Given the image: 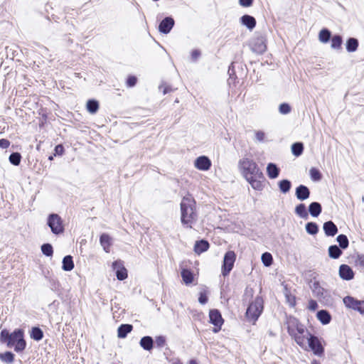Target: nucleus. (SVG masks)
<instances>
[{"instance_id": "1", "label": "nucleus", "mask_w": 364, "mask_h": 364, "mask_svg": "<svg viewBox=\"0 0 364 364\" xmlns=\"http://www.w3.org/2000/svg\"><path fill=\"white\" fill-rule=\"evenodd\" d=\"M195 205V200L191 197H184L181 203V220L183 225L188 228H192V225L197 220Z\"/></svg>"}, {"instance_id": "2", "label": "nucleus", "mask_w": 364, "mask_h": 364, "mask_svg": "<svg viewBox=\"0 0 364 364\" xmlns=\"http://www.w3.org/2000/svg\"><path fill=\"white\" fill-rule=\"evenodd\" d=\"M239 169L245 179L254 176H262L257 164L249 158L240 160Z\"/></svg>"}, {"instance_id": "3", "label": "nucleus", "mask_w": 364, "mask_h": 364, "mask_svg": "<svg viewBox=\"0 0 364 364\" xmlns=\"http://www.w3.org/2000/svg\"><path fill=\"white\" fill-rule=\"evenodd\" d=\"M263 311V300L261 297L257 296L249 305L246 316L250 321L255 323Z\"/></svg>"}, {"instance_id": "4", "label": "nucleus", "mask_w": 364, "mask_h": 364, "mask_svg": "<svg viewBox=\"0 0 364 364\" xmlns=\"http://www.w3.org/2000/svg\"><path fill=\"white\" fill-rule=\"evenodd\" d=\"M26 341L23 339V332L21 329H16L11 333L8 347H14L17 352L22 351L26 348Z\"/></svg>"}, {"instance_id": "5", "label": "nucleus", "mask_w": 364, "mask_h": 364, "mask_svg": "<svg viewBox=\"0 0 364 364\" xmlns=\"http://www.w3.org/2000/svg\"><path fill=\"white\" fill-rule=\"evenodd\" d=\"M47 224L50 227L52 232L55 235L60 234L64 230L62 219L58 214L53 213L49 215Z\"/></svg>"}, {"instance_id": "6", "label": "nucleus", "mask_w": 364, "mask_h": 364, "mask_svg": "<svg viewBox=\"0 0 364 364\" xmlns=\"http://www.w3.org/2000/svg\"><path fill=\"white\" fill-rule=\"evenodd\" d=\"M309 338L308 346L304 350H311L316 355L319 357L322 356L324 353V348L322 345L321 341L314 335H312Z\"/></svg>"}, {"instance_id": "7", "label": "nucleus", "mask_w": 364, "mask_h": 364, "mask_svg": "<svg viewBox=\"0 0 364 364\" xmlns=\"http://www.w3.org/2000/svg\"><path fill=\"white\" fill-rule=\"evenodd\" d=\"M235 259L236 255L233 251H228L225 253L222 266V274L223 276L228 275L232 270Z\"/></svg>"}, {"instance_id": "8", "label": "nucleus", "mask_w": 364, "mask_h": 364, "mask_svg": "<svg viewBox=\"0 0 364 364\" xmlns=\"http://www.w3.org/2000/svg\"><path fill=\"white\" fill-rule=\"evenodd\" d=\"M312 336V334L304 327L303 328V331H299L296 332L291 337L294 338L297 345H299L301 348L304 349L308 346L309 338Z\"/></svg>"}, {"instance_id": "9", "label": "nucleus", "mask_w": 364, "mask_h": 364, "mask_svg": "<svg viewBox=\"0 0 364 364\" xmlns=\"http://www.w3.org/2000/svg\"><path fill=\"white\" fill-rule=\"evenodd\" d=\"M286 323L287 326L288 333L291 336L299 331H301L302 332L303 328H304V326L300 323L299 321L293 316L287 317Z\"/></svg>"}, {"instance_id": "10", "label": "nucleus", "mask_w": 364, "mask_h": 364, "mask_svg": "<svg viewBox=\"0 0 364 364\" xmlns=\"http://www.w3.org/2000/svg\"><path fill=\"white\" fill-rule=\"evenodd\" d=\"M343 303L348 308L357 310L364 314V301H358L351 296H346L343 299Z\"/></svg>"}, {"instance_id": "11", "label": "nucleus", "mask_w": 364, "mask_h": 364, "mask_svg": "<svg viewBox=\"0 0 364 364\" xmlns=\"http://www.w3.org/2000/svg\"><path fill=\"white\" fill-rule=\"evenodd\" d=\"M210 322L215 326L213 328L214 333H218L223 323V319L220 313L215 309L210 310L209 313Z\"/></svg>"}, {"instance_id": "12", "label": "nucleus", "mask_w": 364, "mask_h": 364, "mask_svg": "<svg viewBox=\"0 0 364 364\" xmlns=\"http://www.w3.org/2000/svg\"><path fill=\"white\" fill-rule=\"evenodd\" d=\"M212 163L210 159L205 156L197 157L193 162L194 167L201 171H207L211 167Z\"/></svg>"}, {"instance_id": "13", "label": "nucleus", "mask_w": 364, "mask_h": 364, "mask_svg": "<svg viewBox=\"0 0 364 364\" xmlns=\"http://www.w3.org/2000/svg\"><path fill=\"white\" fill-rule=\"evenodd\" d=\"M251 49L253 52L262 54L266 50L265 41L263 37L253 39L250 43Z\"/></svg>"}, {"instance_id": "14", "label": "nucleus", "mask_w": 364, "mask_h": 364, "mask_svg": "<svg viewBox=\"0 0 364 364\" xmlns=\"http://www.w3.org/2000/svg\"><path fill=\"white\" fill-rule=\"evenodd\" d=\"M112 267L116 270L117 277L119 280H124L127 277V269L124 267L121 261L113 262Z\"/></svg>"}, {"instance_id": "15", "label": "nucleus", "mask_w": 364, "mask_h": 364, "mask_svg": "<svg viewBox=\"0 0 364 364\" xmlns=\"http://www.w3.org/2000/svg\"><path fill=\"white\" fill-rule=\"evenodd\" d=\"M339 275L344 280H351L354 277V272L348 265L342 264L339 267Z\"/></svg>"}, {"instance_id": "16", "label": "nucleus", "mask_w": 364, "mask_h": 364, "mask_svg": "<svg viewBox=\"0 0 364 364\" xmlns=\"http://www.w3.org/2000/svg\"><path fill=\"white\" fill-rule=\"evenodd\" d=\"M310 288L315 296L318 298L323 297L325 289L321 286L318 281L315 279L312 280L310 284Z\"/></svg>"}, {"instance_id": "17", "label": "nucleus", "mask_w": 364, "mask_h": 364, "mask_svg": "<svg viewBox=\"0 0 364 364\" xmlns=\"http://www.w3.org/2000/svg\"><path fill=\"white\" fill-rule=\"evenodd\" d=\"M266 172L270 179H275L279 176L280 169L275 164L269 163L267 166Z\"/></svg>"}, {"instance_id": "18", "label": "nucleus", "mask_w": 364, "mask_h": 364, "mask_svg": "<svg viewBox=\"0 0 364 364\" xmlns=\"http://www.w3.org/2000/svg\"><path fill=\"white\" fill-rule=\"evenodd\" d=\"M310 196V191L309 188L304 186L300 185L296 189V196L300 200H304L309 198Z\"/></svg>"}, {"instance_id": "19", "label": "nucleus", "mask_w": 364, "mask_h": 364, "mask_svg": "<svg viewBox=\"0 0 364 364\" xmlns=\"http://www.w3.org/2000/svg\"><path fill=\"white\" fill-rule=\"evenodd\" d=\"M263 178L262 175L254 176L246 178V180L253 189L260 191L263 188L262 183L260 181V178Z\"/></svg>"}, {"instance_id": "20", "label": "nucleus", "mask_w": 364, "mask_h": 364, "mask_svg": "<svg viewBox=\"0 0 364 364\" xmlns=\"http://www.w3.org/2000/svg\"><path fill=\"white\" fill-rule=\"evenodd\" d=\"M323 228L326 235L328 236H334L338 232L336 225L332 221L326 222Z\"/></svg>"}, {"instance_id": "21", "label": "nucleus", "mask_w": 364, "mask_h": 364, "mask_svg": "<svg viewBox=\"0 0 364 364\" xmlns=\"http://www.w3.org/2000/svg\"><path fill=\"white\" fill-rule=\"evenodd\" d=\"M139 344L144 350H151L153 348V339L150 336H144L141 339Z\"/></svg>"}, {"instance_id": "22", "label": "nucleus", "mask_w": 364, "mask_h": 364, "mask_svg": "<svg viewBox=\"0 0 364 364\" xmlns=\"http://www.w3.org/2000/svg\"><path fill=\"white\" fill-rule=\"evenodd\" d=\"M181 277L183 282L186 284H190L193 282L194 275L188 269H183L181 271Z\"/></svg>"}, {"instance_id": "23", "label": "nucleus", "mask_w": 364, "mask_h": 364, "mask_svg": "<svg viewBox=\"0 0 364 364\" xmlns=\"http://www.w3.org/2000/svg\"><path fill=\"white\" fill-rule=\"evenodd\" d=\"M74 268L73 257L70 255L65 256L63 259L62 269L64 271H71Z\"/></svg>"}, {"instance_id": "24", "label": "nucleus", "mask_w": 364, "mask_h": 364, "mask_svg": "<svg viewBox=\"0 0 364 364\" xmlns=\"http://www.w3.org/2000/svg\"><path fill=\"white\" fill-rule=\"evenodd\" d=\"M208 247H209V244L207 241L200 240L196 243L194 250L196 253L200 254V253L206 251L208 249Z\"/></svg>"}, {"instance_id": "25", "label": "nucleus", "mask_w": 364, "mask_h": 364, "mask_svg": "<svg viewBox=\"0 0 364 364\" xmlns=\"http://www.w3.org/2000/svg\"><path fill=\"white\" fill-rule=\"evenodd\" d=\"M132 330V326L129 324H122L118 328V337L125 338Z\"/></svg>"}, {"instance_id": "26", "label": "nucleus", "mask_w": 364, "mask_h": 364, "mask_svg": "<svg viewBox=\"0 0 364 364\" xmlns=\"http://www.w3.org/2000/svg\"><path fill=\"white\" fill-rule=\"evenodd\" d=\"M309 210L313 217H317L321 212V206L320 203L314 202L310 204Z\"/></svg>"}, {"instance_id": "27", "label": "nucleus", "mask_w": 364, "mask_h": 364, "mask_svg": "<svg viewBox=\"0 0 364 364\" xmlns=\"http://www.w3.org/2000/svg\"><path fill=\"white\" fill-rule=\"evenodd\" d=\"M317 318L323 324H328L331 321L330 314L324 310H321L317 313Z\"/></svg>"}, {"instance_id": "28", "label": "nucleus", "mask_w": 364, "mask_h": 364, "mask_svg": "<svg viewBox=\"0 0 364 364\" xmlns=\"http://www.w3.org/2000/svg\"><path fill=\"white\" fill-rule=\"evenodd\" d=\"M346 46L348 52H355L358 47V41L354 38H350L347 41Z\"/></svg>"}, {"instance_id": "29", "label": "nucleus", "mask_w": 364, "mask_h": 364, "mask_svg": "<svg viewBox=\"0 0 364 364\" xmlns=\"http://www.w3.org/2000/svg\"><path fill=\"white\" fill-rule=\"evenodd\" d=\"M110 240L111 239H110L109 236L107 234H102L100 237V244L106 252H109Z\"/></svg>"}, {"instance_id": "30", "label": "nucleus", "mask_w": 364, "mask_h": 364, "mask_svg": "<svg viewBox=\"0 0 364 364\" xmlns=\"http://www.w3.org/2000/svg\"><path fill=\"white\" fill-rule=\"evenodd\" d=\"M310 178L313 181L318 182L321 180L322 175L320 171L314 167H312L309 170Z\"/></svg>"}, {"instance_id": "31", "label": "nucleus", "mask_w": 364, "mask_h": 364, "mask_svg": "<svg viewBox=\"0 0 364 364\" xmlns=\"http://www.w3.org/2000/svg\"><path fill=\"white\" fill-rule=\"evenodd\" d=\"M341 250L336 245H331L328 248V255L330 257L333 259L338 258L341 256Z\"/></svg>"}, {"instance_id": "32", "label": "nucleus", "mask_w": 364, "mask_h": 364, "mask_svg": "<svg viewBox=\"0 0 364 364\" xmlns=\"http://www.w3.org/2000/svg\"><path fill=\"white\" fill-rule=\"evenodd\" d=\"M87 109L91 114H95L99 109V104L96 100H88L87 102Z\"/></svg>"}, {"instance_id": "33", "label": "nucleus", "mask_w": 364, "mask_h": 364, "mask_svg": "<svg viewBox=\"0 0 364 364\" xmlns=\"http://www.w3.org/2000/svg\"><path fill=\"white\" fill-rule=\"evenodd\" d=\"M279 187L281 192L286 193L289 192L291 188V182L288 180H282L279 182Z\"/></svg>"}, {"instance_id": "34", "label": "nucleus", "mask_w": 364, "mask_h": 364, "mask_svg": "<svg viewBox=\"0 0 364 364\" xmlns=\"http://www.w3.org/2000/svg\"><path fill=\"white\" fill-rule=\"evenodd\" d=\"M295 213L302 218H306L308 216V213L306 210V206L303 203L299 204L296 207Z\"/></svg>"}, {"instance_id": "35", "label": "nucleus", "mask_w": 364, "mask_h": 364, "mask_svg": "<svg viewBox=\"0 0 364 364\" xmlns=\"http://www.w3.org/2000/svg\"><path fill=\"white\" fill-rule=\"evenodd\" d=\"M43 331L37 327H34L31 330V337L36 340V341H40L43 338Z\"/></svg>"}, {"instance_id": "36", "label": "nucleus", "mask_w": 364, "mask_h": 364, "mask_svg": "<svg viewBox=\"0 0 364 364\" xmlns=\"http://www.w3.org/2000/svg\"><path fill=\"white\" fill-rule=\"evenodd\" d=\"M304 146L301 143H294L291 146L292 154L296 156H300L303 152Z\"/></svg>"}, {"instance_id": "37", "label": "nucleus", "mask_w": 364, "mask_h": 364, "mask_svg": "<svg viewBox=\"0 0 364 364\" xmlns=\"http://www.w3.org/2000/svg\"><path fill=\"white\" fill-rule=\"evenodd\" d=\"M342 44V38L340 36H334L331 38V48L333 49H341Z\"/></svg>"}, {"instance_id": "38", "label": "nucleus", "mask_w": 364, "mask_h": 364, "mask_svg": "<svg viewBox=\"0 0 364 364\" xmlns=\"http://www.w3.org/2000/svg\"><path fill=\"white\" fill-rule=\"evenodd\" d=\"M261 259L265 267H269L272 264L273 261L272 256L269 252L263 253Z\"/></svg>"}, {"instance_id": "39", "label": "nucleus", "mask_w": 364, "mask_h": 364, "mask_svg": "<svg viewBox=\"0 0 364 364\" xmlns=\"http://www.w3.org/2000/svg\"><path fill=\"white\" fill-rule=\"evenodd\" d=\"M0 359L6 363H11L14 361V355L11 352H6L0 354Z\"/></svg>"}, {"instance_id": "40", "label": "nucleus", "mask_w": 364, "mask_h": 364, "mask_svg": "<svg viewBox=\"0 0 364 364\" xmlns=\"http://www.w3.org/2000/svg\"><path fill=\"white\" fill-rule=\"evenodd\" d=\"M306 230L310 235H316L318 232V225L315 223H308L306 225Z\"/></svg>"}, {"instance_id": "41", "label": "nucleus", "mask_w": 364, "mask_h": 364, "mask_svg": "<svg viewBox=\"0 0 364 364\" xmlns=\"http://www.w3.org/2000/svg\"><path fill=\"white\" fill-rule=\"evenodd\" d=\"M331 38V33L326 29L321 30L319 33V41L322 43H327Z\"/></svg>"}, {"instance_id": "42", "label": "nucleus", "mask_w": 364, "mask_h": 364, "mask_svg": "<svg viewBox=\"0 0 364 364\" xmlns=\"http://www.w3.org/2000/svg\"><path fill=\"white\" fill-rule=\"evenodd\" d=\"M337 241L341 248L346 249L348 246V240L345 235H339L337 237Z\"/></svg>"}, {"instance_id": "43", "label": "nucleus", "mask_w": 364, "mask_h": 364, "mask_svg": "<svg viewBox=\"0 0 364 364\" xmlns=\"http://www.w3.org/2000/svg\"><path fill=\"white\" fill-rule=\"evenodd\" d=\"M21 156L19 153H13L9 156V161L15 165L18 166L21 162Z\"/></svg>"}, {"instance_id": "44", "label": "nucleus", "mask_w": 364, "mask_h": 364, "mask_svg": "<svg viewBox=\"0 0 364 364\" xmlns=\"http://www.w3.org/2000/svg\"><path fill=\"white\" fill-rule=\"evenodd\" d=\"M355 266L364 269V255H358L354 259Z\"/></svg>"}, {"instance_id": "45", "label": "nucleus", "mask_w": 364, "mask_h": 364, "mask_svg": "<svg viewBox=\"0 0 364 364\" xmlns=\"http://www.w3.org/2000/svg\"><path fill=\"white\" fill-rule=\"evenodd\" d=\"M10 338H11V333H9V332L7 330L4 329L1 331V333H0V341L1 342L6 343V345L8 346V343L10 340Z\"/></svg>"}, {"instance_id": "46", "label": "nucleus", "mask_w": 364, "mask_h": 364, "mask_svg": "<svg viewBox=\"0 0 364 364\" xmlns=\"http://www.w3.org/2000/svg\"><path fill=\"white\" fill-rule=\"evenodd\" d=\"M173 24H159L157 28L160 33L166 34L172 29Z\"/></svg>"}, {"instance_id": "47", "label": "nucleus", "mask_w": 364, "mask_h": 364, "mask_svg": "<svg viewBox=\"0 0 364 364\" xmlns=\"http://www.w3.org/2000/svg\"><path fill=\"white\" fill-rule=\"evenodd\" d=\"M42 252L46 256H52L53 250V247L50 244H44L41 246Z\"/></svg>"}, {"instance_id": "48", "label": "nucleus", "mask_w": 364, "mask_h": 364, "mask_svg": "<svg viewBox=\"0 0 364 364\" xmlns=\"http://www.w3.org/2000/svg\"><path fill=\"white\" fill-rule=\"evenodd\" d=\"M284 295L287 302L289 304V306H294L296 304L295 297L292 296L287 289H285Z\"/></svg>"}, {"instance_id": "49", "label": "nucleus", "mask_w": 364, "mask_h": 364, "mask_svg": "<svg viewBox=\"0 0 364 364\" xmlns=\"http://www.w3.org/2000/svg\"><path fill=\"white\" fill-rule=\"evenodd\" d=\"M291 107L287 103H282L279 107V111L282 114H287L291 112Z\"/></svg>"}, {"instance_id": "50", "label": "nucleus", "mask_w": 364, "mask_h": 364, "mask_svg": "<svg viewBox=\"0 0 364 364\" xmlns=\"http://www.w3.org/2000/svg\"><path fill=\"white\" fill-rule=\"evenodd\" d=\"M241 23H256V21L253 16L244 15L241 17Z\"/></svg>"}, {"instance_id": "51", "label": "nucleus", "mask_w": 364, "mask_h": 364, "mask_svg": "<svg viewBox=\"0 0 364 364\" xmlns=\"http://www.w3.org/2000/svg\"><path fill=\"white\" fill-rule=\"evenodd\" d=\"M255 138L259 142L264 141V140L265 139V134H264V132H263L262 131L256 132V133H255Z\"/></svg>"}, {"instance_id": "52", "label": "nucleus", "mask_w": 364, "mask_h": 364, "mask_svg": "<svg viewBox=\"0 0 364 364\" xmlns=\"http://www.w3.org/2000/svg\"><path fill=\"white\" fill-rule=\"evenodd\" d=\"M254 0H239V4L242 7H250L253 4Z\"/></svg>"}, {"instance_id": "53", "label": "nucleus", "mask_w": 364, "mask_h": 364, "mask_svg": "<svg viewBox=\"0 0 364 364\" xmlns=\"http://www.w3.org/2000/svg\"><path fill=\"white\" fill-rule=\"evenodd\" d=\"M198 301L201 304H205L208 301V296L205 292H200Z\"/></svg>"}, {"instance_id": "54", "label": "nucleus", "mask_w": 364, "mask_h": 364, "mask_svg": "<svg viewBox=\"0 0 364 364\" xmlns=\"http://www.w3.org/2000/svg\"><path fill=\"white\" fill-rule=\"evenodd\" d=\"M64 152V148L61 144L57 145L55 148L54 156H61Z\"/></svg>"}, {"instance_id": "55", "label": "nucleus", "mask_w": 364, "mask_h": 364, "mask_svg": "<svg viewBox=\"0 0 364 364\" xmlns=\"http://www.w3.org/2000/svg\"><path fill=\"white\" fill-rule=\"evenodd\" d=\"M136 83V77L134 76H129L127 80V84L129 87H133Z\"/></svg>"}, {"instance_id": "56", "label": "nucleus", "mask_w": 364, "mask_h": 364, "mask_svg": "<svg viewBox=\"0 0 364 364\" xmlns=\"http://www.w3.org/2000/svg\"><path fill=\"white\" fill-rule=\"evenodd\" d=\"M10 145V141L7 139H0V147L2 149H7Z\"/></svg>"}, {"instance_id": "57", "label": "nucleus", "mask_w": 364, "mask_h": 364, "mask_svg": "<svg viewBox=\"0 0 364 364\" xmlns=\"http://www.w3.org/2000/svg\"><path fill=\"white\" fill-rule=\"evenodd\" d=\"M317 307H318V304L315 301H314V300L309 301V309L314 311L317 309Z\"/></svg>"}, {"instance_id": "58", "label": "nucleus", "mask_w": 364, "mask_h": 364, "mask_svg": "<svg viewBox=\"0 0 364 364\" xmlns=\"http://www.w3.org/2000/svg\"><path fill=\"white\" fill-rule=\"evenodd\" d=\"M200 55V52L198 50H194L191 52V58L193 60H196Z\"/></svg>"}, {"instance_id": "59", "label": "nucleus", "mask_w": 364, "mask_h": 364, "mask_svg": "<svg viewBox=\"0 0 364 364\" xmlns=\"http://www.w3.org/2000/svg\"><path fill=\"white\" fill-rule=\"evenodd\" d=\"M159 90H162L164 94H166L167 92H168L170 91V88L166 85H161L159 87Z\"/></svg>"}, {"instance_id": "60", "label": "nucleus", "mask_w": 364, "mask_h": 364, "mask_svg": "<svg viewBox=\"0 0 364 364\" xmlns=\"http://www.w3.org/2000/svg\"><path fill=\"white\" fill-rule=\"evenodd\" d=\"M161 23H174V20L172 17L164 18Z\"/></svg>"}, {"instance_id": "61", "label": "nucleus", "mask_w": 364, "mask_h": 364, "mask_svg": "<svg viewBox=\"0 0 364 364\" xmlns=\"http://www.w3.org/2000/svg\"><path fill=\"white\" fill-rule=\"evenodd\" d=\"M157 342H158L159 345L163 344L164 343V338L163 337H159L157 338Z\"/></svg>"}, {"instance_id": "62", "label": "nucleus", "mask_w": 364, "mask_h": 364, "mask_svg": "<svg viewBox=\"0 0 364 364\" xmlns=\"http://www.w3.org/2000/svg\"><path fill=\"white\" fill-rule=\"evenodd\" d=\"M247 26V28L251 31L254 28L255 24H246Z\"/></svg>"}, {"instance_id": "63", "label": "nucleus", "mask_w": 364, "mask_h": 364, "mask_svg": "<svg viewBox=\"0 0 364 364\" xmlns=\"http://www.w3.org/2000/svg\"><path fill=\"white\" fill-rule=\"evenodd\" d=\"M172 364H182V363L178 360H176L172 362Z\"/></svg>"}, {"instance_id": "64", "label": "nucleus", "mask_w": 364, "mask_h": 364, "mask_svg": "<svg viewBox=\"0 0 364 364\" xmlns=\"http://www.w3.org/2000/svg\"><path fill=\"white\" fill-rule=\"evenodd\" d=\"M188 364H198V363L195 360H190Z\"/></svg>"}]
</instances>
